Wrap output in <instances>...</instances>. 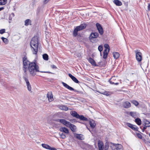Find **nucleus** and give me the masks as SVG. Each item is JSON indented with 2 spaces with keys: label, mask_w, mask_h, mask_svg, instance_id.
I'll list each match as a JSON object with an SVG mask.
<instances>
[{
  "label": "nucleus",
  "mask_w": 150,
  "mask_h": 150,
  "mask_svg": "<svg viewBox=\"0 0 150 150\" xmlns=\"http://www.w3.org/2000/svg\"><path fill=\"white\" fill-rule=\"evenodd\" d=\"M23 67H28V69L30 73L32 76H34L36 74L37 72H40L41 73H48L49 74H53L52 73L47 71H40L39 70V67L37 65L36 62H30L28 61L25 57H24L23 58Z\"/></svg>",
  "instance_id": "obj_1"
},
{
  "label": "nucleus",
  "mask_w": 150,
  "mask_h": 150,
  "mask_svg": "<svg viewBox=\"0 0 150 150\" xmlns=\"http://www.w3.org/2000/svg\"><path fill=\"white\" fill-rule=\"evenodd\" d=\"M30 47L32 49V51L34 54H37L38 46V39L37 37H34L30 42Z\"/></svg>",
  "instance_id": "obj_2"
},
{
  "label": "nucleus",
  "mask_w": 150,
  "mask_h": 150,
  "mask_svg": "<svg viewBox=\"0 0 150 150\" xmlns=\"http://www.w3.org/2000/svg\"><path fill=\"white\" fill-rule=\"evenodd\" d=\"M87 26L86 24L83 23L81 24L80 25L77 26L75 28L73 33V36L76 37L78 35V32L86 28Z\"/></svg>",
  "instance_id": "obj_3"
},
{
  "label": "nucleus",
  "mask_w": 150,
  "mask_h": 150,
  "mask_svg": "<svg viewBox=\"0 0 150 150\" xmlns=\"http://www.w3.org/2000/svg\"><path fill=\"white\" fill-rule=\"evenodd\" d=\"M70 113L72 116L75 117L76 118L79 119L80 120L83 121L88 120L87 118L84 117L83 115H79L75 111H71V112Z\"/></svg>",
  "instance_id": "obj_4"
},
{
  "label": "nucleus",
  "mask_w": 150,
  "mask_h": 150,
  "mask_svg": "<svg viewBox=\"0 0 150 150\" xmlns=\"http://www.w3.org/2000/svg\"><path fill=\"white\" fill-rule=\"evenodd\" d=\"M111 144L110 147L112 150H123L122 146L118 144H114L112 142H110Z\"/></svg>",
  "instance_id": "obj_5"
},
{
  "label": "nucleus",
  "mask_w": 150,
  "mask_h": 150,
  "mask_svg": "<svg viewBox=\"0 0 150 150\" xmlns=\"http://www.w3.org/2000/svg\"><path fill=\"white\" fill-rule=\"evenodd\" d=\"M99 35V34L98 33H91L89 37L91 41L93 43L97 42L98 40L96 38L98 37Z\"/></svg>",
  "instance_id": "obj_6"
},
{
  "label": "nucleus",
  "mask_w": 150,
  "mask_h": 150,
  "mask_svg": "<svg viewBox=\"0 0 150 150\" xmlns=\"http://www.w3.org/2000/svg\"><path fill=\"white\" fill-rule=\"evenodd\" d=\"M136 53V58L137 62H140L142 60V54L139 52V50H136L134 51Z\"/></svg>",
  "instance_id": "obj_7"
},
{
  "label": "nucleus",
  "mask_w": 150,
  "mask_h": 150,
  "mask_svg": "<svg viewBox=\"0 0 150 150\" xmlns=\"http://www.w3.org/2000/svg\"><path fill=\"white\" fill-rule=\"evenodd\" d=\"M62 83L63 84V86L65 87L66 88L68 89L69 90L71 91H73L75 92H77L79 93H82V92L81 91H78L77 90H76L74 89L73 88L69 86L68 84H67L66 83H65L64 82H62Z\"/></svg>",
  "instance_id": "obj_8"
},
{
  "label": "nucleus",
  "mask_w": 150,
  "mask_h": 150,
  "mask_svg": "<svg viewBox=\"0 0 150 150\" xmlns=\"http://www.w3.org/2000/svg\"><path fill=\"white\" fill-rule=\"evenodd\" d=\"M96 26L100 34L101 35H103V30L101 25L99 23H97L96 24Z\"/></svg>",
  "instance_id": "obj_9"
},
{
  "label": "nucleus",
  "mask_w": 150,
  "mask_h": 150,
  "mask_svg": "<svg viewBox=\"0 0 150 150\" xmlns=\"http://www.w3.org/2000/svg\"><path fill=\"white\" fill-rule=\"evenodd\" d=\"M88 62L93 66L95 67H99L100 66L96 64L95 60L91 57H90L88 59Z\"/></svg>",
  "instance_id": "obj_10"
},
{
  "label": "nucleus",
  "mask_w": 150,
  "mask_h": 150,
  "mask_svg": "<svg viewBox=\"0 0 150 150\" xmlns=\"http://www.w3.org/2000/svg\"><path fill=\"white\" fill-rule=\"evenodd\" d=\"M42 146L44 148L46 149L50 150H55L56 149L54 147H51L49 145L45 144H42Z\"/></svg>",
  "instance_id": "obj_11"
},
{
  "label": "nucleus",
  "mask_w": 150,
  "mask_h": 150,
  "mask_svg": "<svg viewBox=\"0 0 150 150\" xmlns=\"http://www.w3.org/2000/svg\"><path fill=\"white\" fill-rule=\"evenodd\" d=\"M69 76L72 79V80L75 83H79V82L78 80L74 76H73L71 74H68Z\"/></svg>",
  "instance_id": "obj_12"
},
{
  "label": "nucleus",
  "mask_w": 150,
  "mask_h": 150,
  "mask_svg": "<svg viewBox=\"0 0 150 150\" xmlns=\"http://www.w3.org/2000/svg\"><path fill=\"white\" fill-rule=\"evenodd\" d=\"M142 124L143 125H146L148 127H150V122L146 119H143Z\"/></svg>",
  "instance_id": "obj_13"
},
{
  "label": "nucleus",
  "mask_w": 150,
  "mask_h": 150,
  "mask_svg": "<svg viewBox=\"0 0 150 150\" xmlns=\"http://www.w3.org/2000/svg\"><path fill=\"white\" fill-rule=\"evenodd\" d=\"M122 105L124 108H128L131 107V105L129 102L126 101L123 103Z\"/></svg>",
  "instance_id": "obj_14"
},
{
  "label": "nucleus",
  "mask_w": 150,
  "mask_h": 150,
  "mask_svg": "<svg viewBox=\"0 0 150 150\" xmlns=\"http://www.w3.org/2000/svg\"><path fill=\"white\" fill-rule=\"evenodd\" d=\"M47 96L48 99L49 101L50 102L52 101L53 100V97L52 96V93L51 92H48Z\"/></svg>",
  "instance_id": "obj_15"
},
{
  "label": "nucleus",
  "mask_w": 150,
  "mask_h": 150,
  "mask_svg": "<svg viewBox=\"0 0 150 150\" xmlns=\"http://www.w3.org/2000/svg\"><path fill=\"white\" fill-rule=\"evenodd\" d=\"M98 146L99 148V150H103V142L99 140L98 141Z\"/></svg>",
  "instance_id": "obj_16"
},
{
  "label": "nucleus",
  "mask_w": 150,
  "mask_h": 150,
  "mask_svg": "<svg viewBox=\"0 0 150 150\" xmlns=\"http://www.w3.org/2000/svg\"><path fill=\"white\" fill-rule=\"evenodd\" d=\"M60 130L61 131L64 132L67 134L69 133L68 129L65 127L60 128Z\"/></svg>",
  "instance_id": "obj_17"
},
{
  "label": "nucleus",
  "mask_w": 150,
  "mask_h": 150,
  "mask_svg": "<svg viewBox=\"0 0 150 150\" xmlns=\"http://www.w3.org/2000/svg\"><path fill=\"white\" fill-rule=\"evenodd\" d=\"M113 2L117 6H121L122 5V3L119 0H114Z\"/></svg>",
  "instance_id": "obj_18"
},
{
  "label": "nucleus",
  "mask_w": 150,
  "mask_h": 150,
  "mask_svg": "<svg viewBox=\"0 0 150 150\" xmlns=\"http://www.w3.org/2000/svg\"><path fill=\"white\" fill-rule=\"evenodd\" d=\"M24 22L25 25L26 26H27L29 25H32L31 21L30 19H27Z\"/></svg>",
  "instance_id": "obj_19"
},
{
  "label": "nucleus",
  "mask_w": 150,
  "mask_h": 150,
  "mask_svg": "<svg viewBox=\"0 0 150 150\" xmlns=\"http://www.w3.org/2000/svg\"><path fill=\"white\" fill-rule=\"evenodd\" d=\"M112 54L114 58L116 59H117L120 56V54L117 52H114L112 53Z\"/></svg>",
  "instance_id": "obj_20"
},
{
  "label": "nucleus",
  "mask_w": 150,
  "mask_h": 150,
  "mask_svg": "<svg viewBox=\"0 0 150 150\" xmlns=\"http://www.w3.org/2000/svg\"><path fill=\"white\" fill-rule=\"evenodd\" d=\"M83 135L81 134H77L76 135V138L79 140H83Z\"/></svg>",
  "instance_id": "obj_21"
},
{
  "label": "nucleus",
  "mask_w": 150,
  "mask_h": 150,
  "mask_svg": "<svg viewBox=\"0 0 150 150\" xmlns=\"http://www.w3.org/2000/svg\"><path fill=\"white\" fill-rule=\"evenodd\" d=\"M135 122L138 125H140L142 124V121L141 119L137 118L135 119Z\"/></svg>",
  "instance_id": "obj_22"
},
{
  "label": "nucleus",
  "mask_w": 150,
  "mask_h": 150,
  "mask_svg": "<svg viewBox=\"0 0 150 150\" xmlns=\"http://www.w3.org/2000/svg\"><path fill=\"white\" fill-rule=\"evenodd\" d=\"M89 124L90 127L92 128H94L96 126V123L93 120H92V121H90Z\"/></svg>",
  "instance_id": "obj_23"
},
{
  "label": "nucleus",
  "mask_w": 150,
  "mask_h": 150,
  "mask_svg": "<svg viewBox=\"0 0 150 150\" xmlns=\"http://www.w3.org/2000/svg\"><path fill=\"white\" fill-rule=\"evenodd\" d=\"M69 127L72 131L73 132L75 131L76 127L74 125L71 124Z\"/></svg>",
  "instance_id": "obj_24"
},
{
  "label": "nucleus",
  "mask_w": 150,
  "mask_h": 150,
  "mask_svg": "<svg viewBox=\"0 0 150 150\" xmlns=\"http://www.w3.org/2000/svg\"><path fill=\"white\" fill-rule=\"evenodd\" d=\"M129 115L135 118L137 116V113L135 112H131L129 113Z\"/></svg>",
  "instance_id": "obj_25"
},
{
  "label": "nucleus",
  "mask_w": 150,
  "mask_h": 150,
  "mask_svg": "<svg viewBox=\"0 0 150 150\" xmlns=\"http://www.w3.org/2000/svg\"><path fill=\"white\" fill-rule=\"evenodd\" d=\"M109 52L106 50H104L103 52V58L104 59H106L108 57V53Z\"/></svg>",
  "instance_id": "obj_26"
},
{
  "label": "nucleus",
  "mask_w": 150,
  "mask_h": 150,
  "mask_svg": "<svg viewBox=\"0 0 150 150\" xmlns=\"http://www.w3.org/2000/svg\"><path fill=\"white\" fill-rule=\"evenodd\" d=\"M43 59L46 61H47L49 59L48 55L47 54H43L42 55Z\"/></svg>",
  "instance_id": "obj_27"
},
{
  "label": "nucleus",
  "mask_w": 150,
  "mask_h": 150,
  "mask_svg": "<svg viewBox=\"0 0 150 150\" xmlns=\"http://www.w3.org/2000/svg\"><path fill=\"white\" fill-rule=\"evenodd\" d=\"M113 80V78L112 77L109 80V82H110V83L111 84H115V85H118L119 84V83H114V82H112L111 80Z\"/></svg>",
  "instance_id": "obj_28"
},
{
  "label": "nucleus",
  "mask_w": 150,
  "mask_h": 150,
  "mask_svg": "<svg viewBox=\"0 0 150 150\" xmlns=\"http://www.w3.org/2000/svg\"><path fill=\"white\" fill-rule=\"evenodd\" d=\"M0 82L6 88H7V84L4 81L3 79L0 80Z\"/></svg>",
  "instance_id": "obj_29"
},
{
  "label": "nucleus",
  "mask_w": 150,
  "mask_h": 150,
  "mask_svg": "<svg viewBox=\"0 0 150 150\" xmlns=\"http://www.w3.org/2000/svg\"><path fill=\"white\" fill-rule=\"evenodd\" d=\"M131 102L136 106H138L139 104V103L135 100H132L131 101Z\"/></svg>",
  "instance_id": "obj_30"
},
{
  "label": "nucleus",
  "mask_w": 150,
  "mask_h": 150,
  "mask_svg": "<svg viewBox=\"0 0 150 150\" xmlns=\"http://www.w3.org/2000/svg\"><path fill=\"white\" fill-rule=\"evenodd\" d=\"M132 129L134 131H137L139 132H140L138 130V129H139V128L137 126H136L135 125H133V126L132 128Z\"/></svg>",
  "instance_id": "obj_31"
},
{
  "label": "nucleus",
  "mask_w": 150,
  "mask_h": 150,
  "mask_svg": "<svg viewBox=\"0 0 150 150\" xmlns=\"http://www.w3.org/2000/svg\"><path fill=\"white\" fill-rule=\"evenodd\" d=\"M1 39L2 40L3 42L6 44H7L8 42V40L7 39L4 38V37H2L1 38Z\"/></svg>",
  "instance_id": "obj_32"
},
{
  "label": "nucleus",
  "mask_w": 150,
  "mask_h": 150,
  "mask_svg": "<svg viewBox=\"0 0 150 150\" xmlns=\"http://www.w3.org/2000/svg\"><path fill=\"white\" fill-rule=\"evenodd\" d=\"M104 47L105 48V50H106L107 51V50H108V52H109L110 50V47L109 45L107 44H105L104 45Z\"/></svg>",
  "instance_id": "obj_33"
},
{
  "label": "nucleus",
  "mask_w": 150,
  "mask_h": 150,
  "mask_svg": "<svg viewBox=\"0 0 150 150\" xmlns=\"http://www.w3.org/2000/svg\"><path fill=\"white\" fill-rule=\"evenodd\" d=\"M109 146V144L108 142H106L105 145V150H107L108 149Z\"/></svg>",
  "instance_id": "obj_34"
},
{
  "label": "nucleus",
  "mask_w": 150,
  "mask_h": 150,
  "mask_svg": "<svg viewBox=\"0 0 150 150\" xmlns=\"http://www.w3.org/2000/svg\"><path fill=\"white\" fill-rule=\"evenodd\" d=\"M26 85L27 87L28 90L29 91H31V87L30 83H29L26 84Z\"/></svg>",
  "instance_id": "obj_35"
},
{
  "label": "nucleus",
  "mask_w": 150,
  "mask_h": 150,
  "mask_svg": "<svg viewBox=\"0 0 150 150\" xmlns=\"http://www.w3.org/2000/svg\"><path fill=\"white\" fill-rule=\"evenodd\" d=\"M66 121H67L64 119H60L59 122L64 125Z\"/></svg>",
  "instance_id": "obj_36"
},
{
  "label": "nucleus",
  "mask_w": 150,
  "mask_h": 150,
  "mask_svg": "<svg viewBox=\"0 0 150 150\" xmlns=\"http://www.w3.org/2000/svg\"><path fill=\"white\" fill-rule=\"evenodd\" d=\"M71 123L70 122L66 121L64 125L68 127H69Z\"/></svg>",
  "instance_id": "obj_37"
},
{
  "label": "nucleus",
  "mask_w": 150,
  "mask_h": 150,
  "mask_svg": "<svg viewBox=\"0 0 150 150\" xmlns=\"http://www.w3.org/2000/svg\"><path fill=\"white\" fill-rule=\"evenodd\" d=\"M28 69V67H23V70L25 74H27V71Z\"/></svg>",
  "instance_id": "obj_38"
},
{
  "label": "nucleus",
  "mask_w": 150,
  "mask_h": 150,
  "mask_svg": "<svg viewBox=\"0 0 150 150\" xmlns=\"http://www.w3.org/2000/svg\"><path fill=\"white\" fill-rule=\"evenodd\" d=\"M136 135L137 137L140 139H142V135L140 133H136Z\"/></svg>",
  "instance_id": "obj_39"
},
{
  "label": "nucleus",
  "mask_w": 150,
  "mask_h": 150,
  "mask_svg": "<svg viewBox=\"0 0 150 150\" xmlns=\"http://www.w3.org/2000/svg\"><path fill=\"white\" fill-rule=\"evenodd\" d=\"M126 125L129 127L131 129L132 128L134 125H132L129 123H127Z\"/></svg>",
  "instance_id": "obj_40"
},
{
  "label": "nucleus",
  "mask_w": 150,
  "mask_h": 150,
  "mask_svg": "<svg viewBox=\"0 0 150 150\" xmlns=\"http://www.w3.org/2000/svg\"><path fill=\"white\" fill-rule=\"evenodd\" d=\"M60 135L62 139H64L66 138V135H65L63 133H62L61 134H60Z\"/></svg>",
  "instance_id": "obj_41"
},
{
  "label": "nucleus",
  "mask_w": 150,
  "mask_h": 150,
  "mask_svg": "<svg viewBox=\"0 0 150 150\" xmlns=\"http://www.w3.org/2000/svg\"><path fill=\"white\" fill-rule=\"evenodd\" d=\"M98 50L99 51L101 52L103 50V47L102 45H99L98 47Z\"/></svg>",
  "instance_id": "obj_42"
},
{
  "label": "nucleus",
  "mask_w": 150,
  "mask_h": 150,
  "mask_svg": "<svg viewBox=\"0 0 150 150\" xmlns=\"http://www.w3.org/2000/svg\"><path fill=\"white\" fill-rule=\"evenodd\" d=\"M1 1H2V2L0 3L1 4V5H5L7 3V0H1Z\"/></svg>",
  "instance_id": "obj_43"
},
{
  "label": "nucleus",
  "mask_w": 150,
  "mask_h": 150,
  "mask_svg": "<svg viewBox=\"0 0 150 150\" xmlns=\"http://www.w3.org/2000/svg\"><path fill=\"white\" fill-rule=\"evenodd\" d=\"M62 107V109L64 110H65L66 111L68 110V108L67 107L63 105L61 106Z\"/></svg>",
  "instance_id": "obj_44"
},
{
  "label": "nucleus",
  "mask_w": 150,
  "mask_h": 150,
  "mask_svg": "<svg viewBox=\"0 0 150 150\" xmlns=\"http://www.w3.org/2000/svg\"><path fill=\"white\" fill-rule=\"evenodd\" d=\"M143 141V142L146 144H148V143H150V141H147L144 138H142V139Z\"/></svg>",
  "instance_id": "obj_45"
},
{
  "label": "nucleus",
  "mask_w": 150,
  "mask_h": 150,
  "mask_svg": "<svg viewBox=\"0 0 150 150\" xmlns=\"http://www.w3.org/2000/svg\"><path fill=\"white\" fill-rule=\"evenodd\" d=\"M5 32V29H1L0 30V34H3Z\"/></svg>",
  "instance_id": "obj_46"
},
{
  "label": "nucleus",
  "mask_w": 150,
  "mask_h": 150,
  "mask_svg": "<svg viewBox=\"0 0 150 150\" xmlns=\"http://www.w3.org/2000/svg\"><path fill=\"white\" fill-rule=\"evenodd\" d=\"M23 79H24V80H25V81L26 83V84L29 83V82L28 80V79H27L25 77H24Z\"/></svg>",
  "instance_id": "obj_47"
},
{
  "label": "nucleus",
  "mask_w": 150,
  "mask_h": 150,
  "mask_svg": "<svg viewBox=\"0 0 150 150\" xmlns=\"http://www.w3.org/2000/svg\"><path fill=\"white\" fill-rule=\"evenodd\" d=\"M70 121L72 123H74L75 122H77V121H76V120L75 119H71Z\"/></svg>",
  "instance_id": "obj_48"
},
{
  "label": "nucleus",
  "mask_w": 150,
  "mask_h": 150,
  "mask_svg": "<svg viewBox=\"0 0 150 150\" xmlns=\"http://www.w3.org/2000/svg\"><path fill=\"white\" fill-rule=\"evenodd\" d=\"M51 67L52 69H57V67H56V66H55L54 65H51L50 66Z\"/></svg>",
  "instance_id": "obj_49"
},
{
  "label": "nucleus",
  "mask_w": 150,
  "mask_h": 150,
  "mask_svg": "<svg viewBox=\"0 0 150 150\" xmlns=\"http://www.w3.org/2000/svg\"><path fill=\"white\" fill-rule=\"evenodd\" d=\"M102 63V61H101L98 62L97 65H98L100 66L99 67H100L101 66H102V65L101 64V63Z\"/></svg>",
  "instance_id": "obj_50"
},
{
  "label": "nucleus",
  "mask_w": 150,
  "mask_h": 150,
  "mask_svg": "<svg viewBox=\"0 0 150 150\" xmlns=\"http://www.w3.org/2000/svg\"><path fill=\"white\" fill-rule=\"evenodd\" d=\"M49 0H45L44 1V4H47Z\"/></svg>",
  "instance_id": "obj_51"
},
{
  "label": "nucleus",
  "mask_w": 150,
  "mask_h": 150,
  "mask_svg": "<svg viewBox=\"0 0 150 150\" xmlns=\"http://www.w3.org/2000/svg\"><path fill=\"white\" fill-rule=\"evenodd\" d=\"M148 10L150 11V4H149L148 6Z\"/></svg>",
  "instance_id": "obj_52"
},
{
  "label": "nucleus",
  "mask_w": 150,
  "mask_h": 150,
  "mask_svg": "<svg viewBox=\"0 0 150 150\" xmlns=\"http://www.w3.org/2000/svg\"><path fill=\"white\" fill-rule=\"evenodd\" d=\"M144 126L143 127V128H144V129L145 130L146 128L147 127H147V126L146 125H144Z\"/></svg>",
  "instance_id": "obj_53"
},
{
  "label": "nucleus",
  "mask_w": 150,
  "mask_h": 150,
  "mask_svg": "<svg viewBox=\"0 0 150 150\" xmlns=\"http://www.w3.org/2000/svg\"><path fill=\"white\" fill-rule=\"evenodd\" d=\"M4 7H2L1 8H0V11H1L3 9H4Z\"/></svg>",
  "instance_id": "obj_54"
},
{
  "label": "nucleus",
  "mask_w": 150,
  "mask_h": 150,
  "mask_svg": "<svg viewBox=\"0 0 150 150\" xmlns=\"http://www.w3.org/2000/svg\"><path fill=\"white\" fill-rule=\"evenodd\" d=\"M77 36L78 38L80 37H81V35L80 34H78V35Z\"/></svg>",
  "instance_id": "obj_55"
},
{
  "label": "nucleus",
  "mask_w": 150,
  "mask_h": 150,
  "mask_svg": "<svg viewBox=\"0 0 150 150\" xmlns=\"http://www.w3.org/2000/svg\"><path fill=\"white\" fill-rule=\"evenodd\" d=\"M60 120V119H56L55 121H56V122H59V120Z\"/></svg>",
  "instance_id": "obj_56"
},
{
  "label": "nucleus",
  "mask_w": 150,
  "mask_h": 150,
  "mask_svg": "<svg viewBox=\"0 0 150 150\" xmlns=\"http://www.w3.org/2000/svg\"><path fill=\"white\" fill-rule=\"evenodd\" d=\"M142 129V131L143 132H144V130H145V129H144V128Z\"/></svg>",
  "instance_id": "obj_57"
},
{
  "label": "nucleus",
  "mask_w": 150,
  "mask_h": 150,
  "mask_svg": "<svg viewBox=\"0 0 150 150\" xmlns=\"http://www.w3.org/2000/svg\"><path fill=\"white\" fill-rule=\"evenodd\" d=\"M86 127H87V129H88V130L90 131V130H89V129L88 128V127L87 126H86Z\"/></svg>",
  "instance_id": "obj_58"
},
{
  "label": "nucleus",
  "mask_w": 150,
  "mask_h": 150,
  "mask_svg": "<svg viewBox=\"0 0 150 150\" xmlns=\"http://www.w3.org/2000/svg\"><path fill=\"white\" fill-rule=\"evenodd\" d=\"M79 122L81 124H84V123L83 122Z\"/></svg>",
  "instance_id": "obj_59"
},
{
  "label": "nucleus",
  "mask_w": 150,
  "mask_h": 150,
  "mask_svg": "<svg viewBox=\"0 0 150 150\" xmlns=\"http://www.w3.org/2000/svg\"><path fill=\"white\" fill-rule=\"evenodd\" d=\"M149 137H150V133H149Z\"/></svg>",
  "instance_id": "obj_60"
},
{
  "label": "nucleus",
  "mask_w": 150,
  "mask_h": 150,
  "mask_svg": "<svg viewBox=\"0 0 150 150\" xmlns=\"http://www.w3.org/2000/svg\"><path fill=\"white\" fill-rule=\"evenodd\" d=\"M140 128H141V129H142V126H140Z\"/></svg>",
  "instance_id": "obj_61"
},
{
  "label": "nucleus",
  "mask_w": 150,
  "mask_h": 150,
  "mask_svg": "<svg viewBox=\"0 0 150 150\" xmlns=\"http://www.w3.org/2000/svg\"><path fill=\"white\" fill-rule=\"evenodd\" d=\"M100 55H101V56H102L101 53V52H100Z\"/></svg>",
  "instance_id": "obj_62"
}]
</instances>
